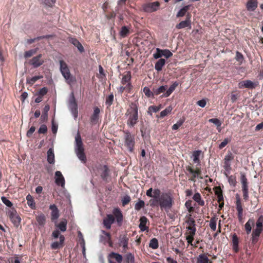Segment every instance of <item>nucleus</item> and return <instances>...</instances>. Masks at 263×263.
I'll use <instances>...</instances> for the list:
<instances>
[{
	"mask_svg": "<svg viewBox=\"0 0 263 263\" xmlns=\"http://www.w3.org/2000/svg\"><path fill=\"white\" fill-rule=\"evenodd\" d=\"M125 116L128 118L127 125L129 127H133L138 121V108L135 103H132L127 109Z\"/></svg>",
	"mask_w": 263,
	"mask_h": 263,
	"instance_id": "f257e3e1",
	"label": "nucleus"
},
{
	"mask_svg": "<svg viewBox=\"0 0 263 263\" xmlns=\"http://www.w3.org/2000/svg\"><path fill=\"white\" fill-rule=\"evenodd\" d=\"M74 152L79 159L83 163L86 162V157L84 153L82 140L79 133L75 137Z\"/></svg>",
	"mask_w": 263,
	"mask_h": 263,
	"instance_id": "f03ea898",
	"label": "nucleus"
},
{
	"mask_svg": "<svg viewBox=\"0 0 263 263\" xmlns=\"http://www.w3.org/2000/svg\"><path fill=\"white\" fill-rule=\"evenodd\" d=\"M60 70L63 77L65 79L66 83L69 85H72L76 82V78L72 76L70 72V70L67 64L63 60L59 61Z\"/></svg>",
	"mask_w": 263,
	"mask_h": 263,
	"instance_id": "7ed1b4c3",
	"label": "nucleus"
},
{
	"mask_svg": "<svg viewBox=\"0 0 263 263\" xmlns=\"http://www.w3.org/2000/svg\"><path fill=\"white\" fill-rule=\"evenodd\" d=\"M157 202H159L161 209H164L167 211L170 210L173 203V198L171 194L169 193H163L158 199Z\"/></svg>",
	"mask_w": 263,
	"mask_h": 263,
	"instance_id": "20e7f679",
	"label": "nucleus"
},
{
	"mask_svg": "<svg viewBox=\"0 0 263 263\" xmlns=\"http://www.w3.org/2000/svg\"><path fill=\"white\" fill-rule=\"evenodd\" d=\"M68 106L74 118L77 119L78 114V105L73 92L70 95Z\"/></svg>",
	"mask_w": 263,
	"mask_h": 263,
	"instance_id": "39448f33",
	"label": "nucleus"
},
{
	"mask_svg": "<svg viewBox=\"0 0 263 263\" xmlns=\"http://www.w3.org/2000/svg\"><path fill=\"white\" fill-rule=\"evenodd\" d=\"M125 144L130 152H133L135 145V138L128 131H124Z\"/></svg>",
	"mask_w": 263,
	"mask_h": 263,
	"instance_id": "423d86ee",
	"label": "nucleus"
},
{
	"mask_svg": "<svg viewBox=\"0 0 263 263\" xmlns=\"http://www.w3.org/2000/svg\"><path fill=\"white\" fill-rule=\"evenodd\" d=\"M159 7L160 3L158 2L146 3L142 6L144 11L148 13L156 11L159 9Z\"/></svg>",
	"mask_w": 263,
	"mask_h": 263,
	"instance_id": "0eeeda50",
	"label": "nucleus"
},
{
	"mask_svg": "<svg viewBox=\"0 0 263 263\" xmlns=\"http://www.w3.org/2000/svg\"><path fill=\"white\" fill-rule=\"evenodd\" d=\"M8 215L14 225L18 227L20 224L21 219L16 211L14 209L9 210L8 212Z\"/></svg>",
	"mask_w": 263,
	"mask_h": 263,
	"instance_id": "6e6552de",
	"label": "nucleus"
},
{
	"mask_svg": "<svg viewBox=\"0 0 263 263\" xmlns=\"http://www.w3.org/2000/svg\"><path fill=\"white\" fill-rule=\"evenodd\" d=\"M112 214L115 219H116L118 225L121 226L123 220V216L121 211L118 208H115L112 211Z\"/></svg>",
	"mask_w": 263,
	"mask_h": 263,
	"instance_id": "1a4fd4ad",
	"label": "nucleus"
},
{
	"mask_svg": "<svg viewBox=\"0 0 263 263\" xmlns=\"http://www.w3.org/2000/svg\"><path fill=\"white\" fill-rule=\"evenodd\" d=\"M42 54H40L32 58L30 61L29 64L31 65L34 68H37L42 65L44 61L42 59Z\"/></svg>",
	"mask_w": 263,
	"mask_h": 263,
	"instance_id": "9d476101",
	"label": "nucleus"
},
{
	"mask_svg": "<svg viewBox=\"0 0 263 263\" xmlns=\"http://www.w3.org/2000/svg\"><path fill=\"white\" fill-rule=\"evenodd\" d=\"M256 86V84L253 83L251 80H245L240 82L238 83V87L239 88H249V89H253Z\"/></svg>",
	"mask_w": 263,
	"mask_h": 263,
	"instance_id": "9b49d317",
	"label": "nucleus"
},
{
	"mask_svg": "<svg viewBox=\"0 0 263 263\" xmlns=\"http://www.w3.org/2000/svg\"><path fill=\"white\" fill-rule=\"evenodd\" d=\"M115 222V218L111 214H107L106 217L103 220V226L107 229H110L111 226Z\"/></svg>",
	"mask_w": 263,
	"mask_h": 263,
	"instance_id": "f8f14e48",
	"label": "nucleus"
},
{
	"mask_svg": "<svg viewBox=\"0 0 263 263\" xmlns=\"http://www.w3.org/2000/svg\"><path fill=\"white\" fill-rule=\"evenodd\" d=\"M186 169L192 175L191 178L189 179V180L191 181L195 182V178L197 177L201 173L200 170L198 168L196 170H194L190 166H186Z\"/></svg>",
	"mask_w": 263,
	"mask_h": 263,
	"instance_id": "ddd939ff",
	"label": "nucleus"
},
{
	"mask_svg": "<svg viewBox=\"0 0 263 263\" xmlns=\"http://www.w3.org/2000/svg\"><path fill=\"white\" fill-rule=\"evenodd\" d=\"M55 183L58 185L64 187L65 185V179L60 171H56L55 173Z\"/></svg>",
	"mask_w": 263,
	"mask_h": 263,
	"instance_id": "4468645a",
	"label": "nucleus"
},
{
	"mask_svg": "<svg viewBox=\"0 0 263 263\" xmlns=\"http://www.w3.org/2000/svg\"><path fill=\"white\" fill-rule=\"evenodd\" d=\"M161 194L159 189H155L153 190V198H154L155 200L151 199L149 200L150 205L151 206H154L155 205V202H157Z\"/></svg>",
	"mask_w": 263,
	"mask_h": 263,
	"instance_id": "2eb2a0df",
	"label": "nucleus"
},
{
	"mask_svg": "<svg viewBox=\"0 0 263 263\" xmlns=\"http://www.w3.org/2000/svg\"><path fill=\"white\" fill-rule=\"evenodd\" d=\"M65 240V237L63 235L60 236V241H54L51 244V248L52 249H58L62 248L63 246V243Z\"/></svg>",
	"mask_w": 263,
	"mask_h": 263,
	"instance_id": "dca6fc26",
	"label": "nucleus"
},
{
	"mask_svg": "<svg viewBox=\"0 0 263 263\" xmlns=\"http://www.w3.org/2000/svg\"><path fill=\"white\" fill-rule=\"evenodd\" d=\"M49 209L51 210V219H57L59 217V211L57 206L55 204H51L50 205Z\"/></svg>",
	"mask_w": 263,
	"mask_h": 263,
	"instance_id": "f3484780",
	"label": "nucleus"
},
{
	"mask_svg": "<svg viewBox=\"0 0 263 263\" xmlns=\"http://www.w3.org/2000/svg\"><path fill=\"white\" fill-rule=\"evenodd\" d=\"M119 243L121 246H122L124 250H126L128 248V238L126 235H123L120 237Z\"/></svg>",
	"mask_w": 263,
	"mask_h": 263,
	"instance_id": "a211bd4d",
	"label": "nucleus"
},
{
	"mask_svg": "<svg viewBox=\"0 0 263 263\" xmlns=\"http://www.w3.org/2000/svg\"><path fill=\"white\" fill-rule=\"evenodd\" d=\"M100 112V109L98 107L94 108L93 114L90 118L91 122L92 123H96L99 120Z\"/></svg>",
	"mask_w": 263,
	"mask_h": 263,
	"instance_id": "6ab92c4d",
	"label": "nucleus"
},
{
	"mask_svg": "<svg viewBox=\"0 0 263 263\" xmlns=\"http://www.w3.org/2000/svg\"><path fill=\"white\" fill-rule=\"evenodd\" d=\"M257 7V0H249L247 4V8L250 11H254Z\"/></svg>",
	"mask_w": 263,
	"mask_h": 263,
	"instance_id": "aec40b11",
	"label": "nucleus"
},
{
	"mask_svg": "<svg viewBox=\"0 0 263 263\" xmlns=\"http://www.w3.org/2000/svg\"><path fill=\"white\" fill-rule=\"evenodd\" d=\"M262 229L260 228H256L252 232V242L255 243L257 242L258 240V237L259 236Z\"/></svg>",
	"mask_w": 263,
	"mask_h": 263,
	"instance_id": "412c9836",
	"label": "nucleus"
},
{
	"mask_svg": "<svg viewBox=\"0 0 263 263\" xmlns=\"http://www.w3.org/2000/svg\"><path fill=\"white\" fill-rule=\"evenodd\" d=\"M187 27H190V28L191 27V21L190 20V18L186 20L181 21L176 26V28L178 29Z\"/></svg>",
	"mask_w": 263,
	"mask_h": 263,
	"instance_id": "4be33fe9",
	"label": "nucleus"
},
{
	"mask_svg": "<svg viewBox=\"0 0 263 263\" xmlns=\"http://www.w3.org/2000/svg\"><path fill=\"white\" fill-rule=\"evenodd\" d=\"M47 161L50 164L54 163V154L52 148H50L47 151Z\"/></svg>",
	"mask_w": 263,
	"mask_h": 263,
	"instance_id": "5701e85b",
	"label": "nucleus"
},
{
	"mask_svg": "<svg viewBox=\"0 0 263 263\" xmlns=\"http://www.w3.org/2000/svg\"><path fill=\"white\" fill-rule=\"evenodd\" d=\"M201 153V151L200 150L195 151L193 152L192 158L193 161L195 163H197L198 165H200V161L199 159V156Z\"/></svg>",
	"mask_w": 263,
	"mask_h": 263,
	"instance_id": "b1692460",
	"label": "nucleus"
},
{
	"mask_svg": "<svg viewBox=\"0 0 263 263\" xmlns=\"http://www.w3.org/2000/svg\"><path fill=\"white\" fill-rule=\"evenodd\" d=\"M165 60L164 59H160L155 65V68L158 71L162 70L163 67L165 64Z\"/></svg>",
	"mask_w": 263,
	"mask_h": 263,
	"instance_id": "393cba45",
	"label": "nucleus"
},
{
	"mask_svg": "<svg viewBox=\"0 0 263 263\" xmlns=\"http://www.w3.org/2000/svg\"><path fill=\"white\" fill-rule=\"evenodd\" d=\"M178 84L177 82H175L168 89H166V92L163 95L164 97H168L174 91L176 87L178 86Z\"/></svg>",
	"mask_w": 263,
	"mask_h": 263,
	"instance_id": "a878e982",
	"label": "nucleus"
},
{
	"mask_svg": "<svg viewBox=\"0 0 263 263\" xmlns=\"http://www.w3.org/2000/svg\"><path fill=\"white\" fill-rule=\"evenodd\" d=\"M236 209L237 210L238 213L239 214L240 217L241 216V214L242 213L243 209L241 205L240 199L238 194H236Z\"/></svg>",
	"mask_w": 263,
	"mask_h": 263,
	"instance_id": "bb28decb",
	"label": "nucleus"
},
{
	"mask_svg": "<svg viewBox=\"0 0 263 263\" xmlns=\"http://www.w3.org/2000/svg\"><path fill=\"white\" fill-rule=\"evenodd\" d=\"M108 258H114L115 260L118 262L121 263L123 260V257L121 255L115 253V252H111L108 256Z\"/></svg>",
	"mask_w": 263,
	"mask_h": 263,
	"instance_id": "cd10ccee",
	"label": "nucleus"
},
{
	"mask_svg": "<svg viewBox=\"0 0 263 263\" xmlns=\"http://www.w3.org/2000/svg\"><path fill=\"white\" fill-rule=\"evenodd\" d=\"M26 200L28 205L32 209H35V203L34 201V199L31 195L28 194L26 196Z\"/></svg>",
	"mask_w": 263,
	"mask_h": 263,
	"instance_id": "c85d7f7f",
	"label": "nucleus"
},
{
	"mask_svg": "<svg viewBox=\"0 0 263 263\" xmlns=\"http://www.w3.org/2000/svg\"><path fill=\"white\" fill-rule=\"evenodd\" d=\"M232 242H233V248L235 252H237L238 251V238L236 234H234L232 236Z\"/></svg>",
	"mask_w": 263,
	"mask_h": 263,
	"instance_id": "c756f323",
	"label": "nucleus"
},
{
	"mask_svg": "<svg viewBox=\"0 0 263 263\" xmlns=\"http://www.w3.org/2000/svg\"><path fill=\"white\" fill-rule=\"evenodd\" d=\"M197 263H211L207 256L204 254H201L197 258Z\"/></svg>",
	"mask_w": 263,
	"mask_h": 263,
	"instance_id": "7c9ffc66",
	"label": "nucleus"
},
{
	"mask_svg": "<svg viewBox=\"0 0 263 263\" xmlns=\"http://www.w3.org/2000/svg\"><path fill=\"white\" fill-rule=\"evenodd\" d=\"M131 76L130 73L128 72L126 74L124 75L121 80V83L123 85L126 84V86L129 87L130 86V84L129 83V81L130 80Z\"/></svg>",
	"mask_w": 263,
	"mask_h": 263,
	"instance_id": "2f4dec72",
	"label": "nucleus"
},
{
	"mask_svg": "<svg viewBox=\"0 0 263 263\" xmlns=\"http://www.w3.org/2000/svg\"><path fill=\"white\" fill-rule=\"evenodd\" d=\"M36 221L39 225L43 227L46 223V218L44 214H41L36 217Z\"/></svg>",
	"mask_w": 263,
	"mask_h": 263,
	"instance_id": "473e14b6",
	"label": "nucleus"
},
{
	"mask_svg": "<svg viewBox=\"0 0 263 263\" xmlns=\"http://www.w3.org/2000/svg\"><path fill=\"white\" fill-rule=\"evenodd\" d=\"M167 88V85H162L159 87L157 88H154L153 91L155 95H160L161 93L164 92L165 91H166V89Z\"/></svg>",
	"mask_w": 263,
	"mask_h": 263,
	"instance_id": "72a5a7b5",
	"label": "nucleus"
},
{
	"mask_svg": "<svg viewBox=\"0 0 263 263\" xmlns=\"http://www.w3.org/2000/svg\"><path fill=\"white\" fill-rule=\"evenodd\" d=\"M140 223L139 225V227L142 231H144L147 229L146 227L147 218L143 216L140 218Z\"/></svg>",
	"mask_w": 263,
	"mask_h": 263,
	"instance_id": "f704fd0d",
	"label": "nucleus"
},
{
	"mask_svg": "<svg viewBox=\"0 0 263 263\" xmlns=\"http://www.w3.org/2000/svg\"><path fill=\"white\" fill-rule=\"evenodd\" d=\"M209 122L210 123H212L215 125L217 127V128L220 132L221 130V128H220L221 125V122L217 118H212L209 120Z\"/></svg>",
	"mask_w": 263,
	"mask_h": 263,
	"instance_id": "c9c22d12",
	"label": "nucleus"
},
{
	"mask_svg": "<svg viewBox=\"0 0 263 263\" xmlns=\"http://www.w3.org/2000/svg\"><path fill=\"white\" fill-rule=\"evenodd\" d=\"M240 180L242 189H248L247 179L244 174H241Z\"/></svg>",
	"mask_w": 263,
	"mask_h": 263,
	"instance_id": "e433bc0d",
	"label": "nucleus"
},
{
	"mask_svg": "<svg viewBox=\"0 0 263 263\" xmlns=\"http://www.w3.org/2000/svg\"><path fill=\"white\" fill-rule=\"evenodd\" d=\"M189 5L185 6L183 7L182 8H181L177 13V17H182L183 16L186 12L188 11L189 9Z\"/></svg>",
	"mask_w": 263,
	"mask_h": 263,
	"instance_id": "4c0bfd02",
	"label": "nucleus"
},
{
	"mask_svg": "<svg viewBox=\"0 0 263 263\" xmlns=\"http://www.w3.org/2000/svg\"><path fill=\"white\" fill-rule=\"evenodd\" d=\"M129 33V28L126 26H123L120 31V35L122 37H125Z\"/></svg>",
	"mask_w": 263,
	"mask_h": 263,
	"instance_id": "58836bf2",
	"label": "nucleus"
},
{
	"mask_svg": "<svg viewBox=\"0 0 263 263\" xmlns=\"http://www.w3.org/2000/svg\"><path fill=\"white\" fill-rule=\"evenodd\" d=\"M158 51L161 52L162 56H164L166 59H168L173 55V53L168 49H158Z\"/></svg>",
	"mask_w": 263,
	"mask_h": 263,
	"instance_id": "ea45409f",
	"label": "nucleus"
},
{
	"mask_svg": "<svg viewBox=\"0 0 263 263\" xmlns=\"http://www.w3.org/2000/svg\"><path fill=\"white\" fill-rule=\"evenodd\" d=\"M43 77L42 76H34L30 78H28L27 79V82L31 85L33 84L36 81L39 79L43 78Z\"/></svg>",
	"mask_w": 263,
	"mask_h": 263,
	"instance_id": "a19ab883",
	"label": "nucleus"
},
{
	"mask_svg": "<svg viewBox=\"0 0 263 263\" xmlns=\"http://www.w3.org/2000/svg\"><path fill=\"white\" fill-rule=\"evenodd\" d=\"M50 107L48 105H46L44 108V111L41 116V119L43 120H47L48 119V112L49 110Z\"/></svg>",
	"mask_w": 263,
	"mask_h": 263,
	"instance_id": "79ce46f5",
	"label": "nucleus"
},
{
	"mask_svg": "<svg viewBox=\"0 0 263 263\" xmlns=\"http://www.w3.org/2000/svg\"><path fill=\"white\" fill-rule=\"evenodd\" d=\"M216 221L217 218L215 217L211 218L210 220L209 226L213 231H215L216 229Z\"/></svg>",
	"mask_w": 263,
	"mask_h": 263,
	"instance_id": "37998d69",
	"label": "nucleus"
},
{
	"mask_svg": "<svg viewBox=\"0 0 263 263\" xmlns=\"http://www.w3.org/2000/svg\"><path fill=\"white\" fill-rule=\"evenodd\" d=\"M149 246L153 249H156L158 248V241L156 238H153L151 240Z\"/></svg>",
	"mask_w": 263,
	"mask_h": 263,
	"instance_id": "c03bdc74",
	"label": "nucleus"
},
{
	"mask_svg": "<svg viewBox=\"0 0 263 263\" xmlns=\"http://www.w3.org/2000/svg\"><path fill=\"white\" fill-rule=\"evenodd\" d=\"M172 107L169 106L167 107L164 110H162L160 113V117L163 118L167 116L172 110Z\"/></svg>",
	"mask_w": 263,
	"mask_h": 263,
	"instance_id": "a18cd8bd",
	"label": "nucleus"
},
{
	"mask_svg": "<svg viewBox=\"0 0 263 263\" xmlns=\"http://www.w3.org/2000/svg\"><path fill=\"white\" fill-rule=\"evenodd\" d=\"M37 50V48L31 49L28 51L25 52L24 56L25 58H28L31 57L32 55L34 54Z\"/></svg>",
	"mask_w": 263,
	"mask_h": 263,
	"instance_id": "49530a36",
	"label": "nucleus"
},
{
	"mask_svg": "<svg viewBox=\"0 0 263 263\" xmlns=\"http://www.w3.org/2000/svg\"><path fill=\"white\" fill-rule=\"evenodd\" d=\"M67 222L66 220L61 221L57 226L58 228L62 232H65L66 230Z\"/></svg>",
	"mask_w": 263,
	"mask_h": 263,
	"instance_id": "de8ad7c7",
	"label": "nucleus"
},
{
	"mask_svg": "<svg viewBox=\"0 0 263 263\" xmlns=\"http://www.w3.org/2000/svg\"><path fill=\"white\" fill-rule=\"evenodd\" d=\"M103 168V170L101 174V176L103 180H105L108 176V170L106 165H104Z\"/></svg>",
	"mask_w": 263,
	"mask_h": 263,
	"instance_id": "09e8293b",
	"label": "nucleus"
},
{
	"mask_svg": "<svg viewBox=\"0 0 263 263\" xmlns=\"http://www.w3.org/2000/svg\"><path fill=\"white\" fill-rule=\"evenodd\" d=\"M253 223V221L252 220L249 219L245 224V229L248 234H249L251 231V224Z\"/></svg>",
	"mask_w": 263,
	"mask_h": 263,
	"instance_id": "8fccbe9b",
	"label": "nucleus"
},
{
	"mask_svg": "<svg viewBox=\"0 0 263 263\" xmlns=\"http://www.w3.org/2000/svg\"><path fill=\"white\" fill-rule=\"evenodd\" d=\"M184 122V119H180L178 121H177V122L176 124H174L172 126V129L173 130L178 129L182 125V124Z\"/></svg>",
	"mask_w": 263,
	"mask_h": 263,
	"instance_id": "3c124183",
	"label": "nucleus"
},
{
	"mask_svg": "<svg viewBox=\"0 0 263 263\" xmlns=\"http://www.w3.org/2000/svg\"><path fill=\"white\" fill-rule=\"evenodd\" d=\"M159 111V106H151L148 108L147 112L151 116L152 115L153 112H157Z\"/></svg>",
	"mask_w": 263,
	"mask_h": 263,
	"instance_id": "603ef678",
	"label": "nucleus"
},
{
	"mask_svg": "<svg viewBox=\"0 0 263 263\" xmlns=\"http://www.w3.org/2000/svg\"><path fill=\"white\" fill-rule=\"evenodd\" d=\"M114 98V97L112 93L109 95L106 99V105H107L108 106H110L112 104Z\"/></svg>",
	"mask_w": 263,
	"mask_h": 263,
	"instance_id": "864d4df0",
	"label": "nucleus"
},
{
	"mask_svg": "<svg viewBox=\"0 0 263 263\" xmlns=\"http://www.w3.org/2000/svg\"><path fill=\"white\" fill-rule=\"evenodd\" d=\"M143 92L145 96L148 97H151L154 96V91L152 92L151 91L149 88L147 87H144L143 88Z\"/></svg>",
	"mask_w": 263,
	"mask_h": 263,
	"instance_id": "5fc2aeb1",
	"label": "nucleus"
},
{
	"mask_svg": "<svg viewBox=\"0 0 263 263\" xmlns=\"http://www.w3.org/2000/svg\"><path fill=\"white\" fill-rule=\"evenodd\" d=\"M230 141H231V139L230 138H225L223 140V141L219 144V146H218L219 148V149L223 148Z\"/></svg>",
	"mask_w": 263,
	"mask_h": 263,
	"instance_id": "6e6d98bb",
	"label": "nucleus"
},
{
	"mask_svg": "<svg viewBox=\"0 0 263 263\" xmlns=\"http://www.w3.org/2000/svg\"><path fill=\"white\" fill-rule=\"evenodd\" d=\"M144 206V202L143 200H139L135 205V209L139 211Z\"/></svg>",
	"mask_w": 263,
	"mask_h": 263,
	"instance_id": "4d7b16f0",
	"label": "nucleus"
},
{
	"mask_svg": "<svg viewBox=\"0 0 263 263\" xmlns=\"http://www.w3.org/2000/svg\"><path fill=\"white\" fill-rule=\"evenodd\" d=\"M234 159V156L231 152H228L227 155L225 156L224 161L231 162Z\"/></svg>",
	"mask_w": 263,
	"mask_h": 263,
	"instance_id": "13d9d810",
	"label": "nucleus"
},
{
	"mask_svg": "<svg viewBox=\"0 0 263 263\" xmlns=\"http://www.w3.org/2000/svg\"><path fill=\"white\" fill-rule=\"evenodd\" d=\"M2 201L3 203H4L8 207H11L12 206V203L6 197L3 196L1 197Z\"/></svg>",
	"mask_w": 263,
	"mask_h": 263,
	"instance_id": "bf43d9fd",
	"label": "nucleus"
},
{
	"mask_svg": "<svg viewBox=\"0 0 263 263\" xmlns=\"http://www.w3.org/2000/svg\"><path fill=\"white\" fill-rule=\"evenodd\" d=\"M231 162H228L224 161V164H223V167L225 170V171L228 173L230 172V171L231 170Z\"/></svg>",
	"mask_w": 263,
	"mask_h": 263,
	"instance_id": "052dcab7",
	"label": "nucleus"
},
{
	"mask_svg": "<svg viewBox=\"0 0 263 263\" xmlns=\"http://www.w3.org/2000/svg\"><path fill=\"white\" fill-rule=\"evenodd\" d=\"M126 258L127 261L128 262L134 263L135 261L134 256L130 253L127 254V255L126 256Z\"/></svg>",
	"mask_w": 263,
	"mask_h": 263,
	"instance_id": "680f3d73",
	"label": "nucleus"
},
{
	"mask_svg": "<svg viewBox=\"0 0 263 263\" xmlns=\"http://www.w3.org/2000/svg\"><path fill=\"white\" fill-rule=\"evenodd\" d=\"M47 132V126L45 124H43L41 125L40 127L38 130V133L39 134H46Z\"/></svg>",
	"mask_w": 263,
	"mask_h": 263,
	"instance_id": "e2e57ef3",
	"label": "nucleus"
},
{
	"mask_svg": "<svg viewBox=\"0 0 263 263\" xmlns=\"http://www.w3.org/2000/svg\"><path fill=\"white\" fill-rule=\"evenodd\" d=\"M239 97V94L232 92L231 95V100L232 103L235 102Z\"/></svg>",
	"mask_w": 263,
	"mask_h": 263,
	"instance_id": "0e129e2a",
	"label": "nucleus"
},
{
	"mask_svg": "<svg viewBox=\"0 0 263 263\" xmlns=\"http://www.w3.org/2000/svg\"><path fill=\"white\" fill-rule=\"evenodd\" d=\"M130 201V197L128 195H125L124 196L122 200V204L123 206L127 204Z\"/></svg>",
	"mask_w": 263,
	"mask_h": 263,
	"instance_id": "69168bd1",
	"label": "nucleus"
},
{
	"mask_svg": "<svg viewBox=\"0 0 263 263\" xmlns=\"http://www.w3.org/2000/svg\"><path fill=\"white\" fill-rule=\"evenodd\" d=\"M263 217L260 216L256 222V228L262 229Z\"/></svg>",
	"mask_w": 263,
	"mask_h": 263,
	"instance_id": "338daca9",
	"label": "nucleus"
},
{
	"mask_svg": "<svg viewBox=\"0 0 263 263\" xmlns=\"http://www.w3.org/2000/svg\"><path fill=\"white\" fill-rule=\"evenodd\" d=\"M185 205L186 207V208L187 209L189 212H191L192 211H193V208L192 206V201L188 200V201H186V202L185 203Z\"/></svg>",
	"mask_w": 263,
	"mask_h": 263,
	"instance_id": "774afa93",
	"label": "nucleus"
}]
</instances>
